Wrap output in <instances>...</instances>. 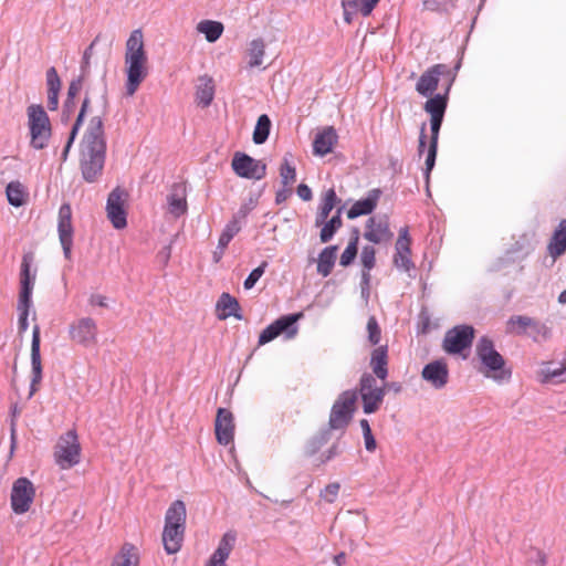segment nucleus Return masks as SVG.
<instances>
[{"instance_id":"f257e3e1","label":"nucleus","mask_w":566,"mask_h":566,"mask_svg":"<svg viewBox=\"0 0 566 566\" xmlns=\"http://www.w3.org/2000/svg\"><path fill=\"white\" fill-rule=\"evenodd\" d=\"M106 158V139L102 116L91 118L80 145V168L83 179L95 182L102 176Z\"/></svg>"},{"instance_id":"f03ea898","label":"nucleus","mask_w":566,"mask_h":566,"mask_svg":"<svg viewBox=\"0 0 566 566\" xmlns=\"http://www.w3.org/2000/svg\"><path fill=\"white\" fill-rule=\"evenodd\" d=\"M125 65L126 94L133 96L148 74L144 34L140 29L134 30L126 42Z\"/></svg>"},{"instance_id":"7ed1b4c3","label":"nucleus","mask_w":566,"mask_h":566,"mask_svg":"<svg viewBox=\"0 0 566 566\" xmlns=\"http://www.w3.org/2000/svg\"><path fill=\"white\" fill-rule=\"evenodd\" d=\"M475 353L482 365L481 371L486 377H491L495 381L509 380L511 378V370L504 369V357L495 349L494 343L490 337H480L475 345Z\"/></svg>"},{"instance_id":"20e7f679","label":"nucleus","mask_w":566,"mask_h":566,"mask_svg":"<svg viewBox=\"0 0 566 566\" xmlns=\"http://www.w3.org/2000/svg\"><path fill=\"white\" fill-rule=\"evenodd\" d=\"M33 262V254L25 253L22 258L21 271H20V293L18 301V328L19 333L27 332L29 327L28 316L31 307L32 291L35 282V272L31 274V264Z\"/></svg>"},{"instance_id":"39448f33","label":"nucleus","mask_w":566,"mask_h":566,"mask_svg":"<svg viewBox=\"0 0 566 566\" xmlns=\"http://www.w3.org/2000/svg\"><path fill=\"white\" fill-rule=\"evenodd\" d=\"M28 125L31 136V146L34 149H43L51 137L50 118L42 105L32 104L27 109Z\"/></svg>"},{"instance_id":"423d86ee","label":"nucleus","mask_w":566,"mask_h":566,"mask_svg":"<svg viewBox=\"0 0 566 566\" xmlns=\"http://www.w3.org/2000/svg\"><path fill=\"white\" fill-rule=\"evenodd\" d=\"M356 390H345L339 394L332 406L327 429L331 431L344 430L353 419L356 409Z\"/></svg>"},{"instance_id":"0eeeda50","label":"nucleus","mask_w":566,"mask_h":566,"mask_svg":"<svg viewBox=\"0 0 566 566\" xmlns=\"http://www.w3.org/2000/svg\"><path fill=\"white\" fill-rule=\"evenodd\" d=\"M460 69V63L451 70L447 64H434L426 70L419 77L416 84V91L424 97H429L438 88L440 76H446L449 80L448 86L451 87L455 80L457 72Z\"/></svg>"},{"instance_id":"6e6552de","label":"nucleus","mask_w":566,"mask_h":566,"mask_svg":"<svg viewBox=\"0 0 566 566\" xmlns=\"http://www.w3.org/2000/svg\"><path fill=\"white\" fill-rule=\"evenodd\" d=\"M55 462L61 469H70L80 462L81 446L74 430L62 434L54 450Z\"/></svg>"},{"instance_id":"1a4fd4ad","label":"nucleus","mask_w":566,"mask_h":566,"mask_svg":"<svg viewBox=\"0 0 566 566\" xmlns=\"http://www.w3.org/2000/svg\"><path fill=\"white\" fill-rule=\"evenodd\" d=\"M358 390L364 412L370 415L378 411L385 398V387L377 385L373 374L364 373L361 375Z\"/></svg>"},{"instance_id":"9d476101","label":"nucleus","mask_w":566,"mask_h":566,"mask_svg":"<svg viewBox=\"0 0 566 566\" xmlns=\"http://www.w3.org/2000/svg\"><path fill=\"white\" fill-rule=\"evenodd\" d=\"M475 329L471 325H457L449 329L443 338L442 348L448 354H460L471 347Z\"/></svg>"},{"instance_id":"9b49d317","label":"nucleus","mask_w":566,"mask_h":566,"mask_svg":"<svg viewBox=\"0 0 566 566\" xmlns=\"http://www.w3.org/2000/svg\"><path fill=\"white\" fill-rule=\"evenodd\" d=\"M302 317L303 313L300 312L277 318L261 332L259 345H265L283 333H285L287 337H293L297 333L295 323Z\"/></svg>"},{"instance_id":"f8f14e48","label":"nucleus","mask_w":566,"mask_h":566,"mask_svg":"<svg viewBox=\"0 0 566 566\" xmlns=\"http://www.w3.org/2000/svg\"><path fill=\"white\" fill-rule=\"evenodd\" d=\"M35 496L33 483L28 478H19L13 482L11 490V507L15 514H24Z\"/></svg>"},{"instance_id":"ddd939ff","label":"nucleus","mask_w":566,"mask_h":566,"mask_svg":"<svg viewBox=\"0 0 566 566\" xmlns=\"http://www.w3.org/2000/svg\"><path fill=\"white\" fill-rule=\"evenodd\" d=\"M97 324L91 317H82L69 325V337L83 347H91L97 343Z\"/></svg>"},{"instance_id":"4468645a","label":"nucleus","mask_w":566,"mask_h":566,"mask_svg":"<svg viewBox=\"0 0 566 566\" xmlns=\"http://www.w3.org/2000/svg\"><path fill=\"white\" fill-rule=\"evenodd\" d=\"M233 171L242 178L260 180L265 177L266 165L244 153H235L232 163Z\"/></svg>"},{"instance_id":"2eb2a0df","label":"nucleus","mask_w":566,"mask_h":566,"mask_svg":"<svg viewBox=\"0 0 566 566\" xmlns=\"http://www.w3.org/2000/svg\"><path fill=\"white\" fill-rule=\"evenodd\" d=\"M57 232L64 256L70 260L74 230L72 226V209L69 203H63L59 209Z\"/></svg>"},{"instance_id":"dca6fc26","label":"nucleus","mask_w":566,"mask_h":566,"mask_svg":"<svg viewBox=\"0 0 566 566\" xmlns=\"http://www.w3.org/2000/svg\"><path fill=\"white\" fill-rule=\"evenodd\" d=\"M449 91V87H447L444 94L429 96L428 101L424 103L423 109L430 114V129L432 135H439L448 106Z\"/></svg>"},{"instance_id":"f3484780","label":"nucleus","mask_w":566,"mask_h":566,"mask_svg":"<svg viewBox=\"0 0 566 566\" xmlns=\"http://www.w3.org/2000/svg\"><path fill=\"white\" fill-rule=\"evenodd\" d=\"M125 196V191L117 187L111 191L107 198V217L115 229H123L127 224L124 209Z\"/></svg>"},{"instance_id":"a211bd4d","label":"nucleus","mask_w":566,"mask_h":566,"mask_svg":"<svg viewBox=\"0 0 566 566\" xmlns=\"http://www.w3.org/2000/svg\"><path fill=\"white\" fill-rule=\"evenodd\" d=\"M41 336H40V327L35 325L32 331V340H31V368H32V377L30 384V394L29 397H32L39 389V385L42 380V363H41Z\"/></svg>"},{"instance_id":"6ab92c4d","label":"nucleus","mask_w":566,"mask_h":566,"mask_svg":"<svg viewBox=\"0 0 566 566\" xmlns=\"http://www.w3.org/2000/svg\"><path fill=\"white\" fill-rule=\"evenodd\" d=\"M394 237V233L389 229V222L387 217L375 218L371 217L366 222V230L364 238L374 244L389 242Z\"/></svg>"},{"instance_id":"aec40b11","label":"nucleus","mask_w":566,"mask_h":566,"mask_svg":"<svg viewBox=\"0 0 566 566\" xmlns=\"http://www.w3.org/2000/svg\"><path fill=\"white\" fill-rule=\"evenodd\" d=\"M410 243L411 239L409 237L408 227H403L399 230V235L396 241V253L394 256V263L396 268L401 269L406 272L415 268V264L410 259Z\"/></svg>"},{"instance_id":"412c9836","label":"nucleus","mask_w":566,"mask_h":566,"mask_svg":"<svg viewBox=\"0 0 566 566\" xmlns=\"http://www.w3.org/2000/svg\"><path fill=\"white\" fill-rule=\"evenodd\" d=\"M214 431L217 441L228 446L233 440L234 422L233 415L226 408H219L216 417Z\"/></svg>"},{"instance_id":"4be33fe9","label":"nucleus","mask_w":566,"mask_h":566,"mask_svg":"<svg viewBox=\"0 0 566 566\" xmlns=\"http://www.w3.org/2000/svg\"><path fill=\"white\" fill-rule=\"evenodd\" d=\"M507 326L509 332L516 333L518 335L524 334L527 328H531L535 334L542 335L544 338H547L551 334V331L546 325L524 315H514L510 317Z\"/></svg>"},{"instance_id":"5701e85b","label":"nucleus","mask_w":566,"mask_h":566,"mask_svg":"<svg viewBox=\"0 0 566 566\" xmlns=\"http://www.w3.org/2000/svg\"><path fill=\"white\" fill-rule=\"evenodd\" d=\"M421 376L436 389H442L449 380L448 366L443 360L431 361L423 367Z\"/></svg>"},{"instance_id":"b1692460","label":"nucleus","mask_w":566,"mask_h":566,"mask_svg":"<svg viewBox=\"0 0 566 566\" xmlns=\"http://www.w3.org/2000/svg\"><path fill=\"white\" fill-rule=\"evenodd\" d=\"M380 196V189H371L366 198L357 200L350 207V209L347 211V218L353 220L360 216L371 213L376 209Z\"/></svg>"},{"instance_id":"393cba45","label":"nucleus","mask_w":566,"mask_h":566,"mask_svg":"<svg viewBox=\"0 0 566 566\" xmlns=\"http://www.w3.org/2000/svg\"><path fill=\"white\" fill-rule=\"evenodd\" d=\"M338 136L333 126L325 127L319 132L313 142V153L317 156H325L333 150L337 143Z\"/></svg>"},{"instance_id":"a878e982","label":"nucleus","mask_w":566,"mask_h":566,"mask_svg":"<svg viewBox=\"0 0 566 566\" xmlns=\"http://www.w3.org/2000/svg\"><path fill=\"white\" fill-rule=\"evenodd\" d=\"M196 103L198 106L206 108L211 105L214 97V83L211 76L201 75L196 85Z\"/></svg>"},{"instance_id":"bb28decb","label":"nucleus","mask_w":566,"mask_h":566,"mask_svg":"<svg viewBox=\"0 0 566 566\" xmlns=\"http://www.w3.org/2000/svg\"><path fill=\"white\" fill-rule=\"evenodd\" d=\"M388 347L379 346L371 352L370 355V367L373 369L375 378H379L385 381L388 377Z\"/></svg>"},{"instance_id":"cd10ccee","label":"nucleus","mask_w":566,"mask_h":566,"mask_svg":"<svg viewBox=\"0 0 566 566\" xmlns=\"http://www.w3.org/2000/svg\"><path fill=\"white\" fill-rule=\"evenodd\" d=\"M217 311L219 319H227L230 316L235 317L237 319H242L240 304L238 300L231 296L229 293H222L217 302Z\"/></svg>"},{"instance_id":"c85d7f7f","label":"nucleus","mask_w":566,"mask_h":566,"mask_svg":"<svg viewBox=\"0 0 566 566\" xmlns=\"http://www.w3.org/2000/svg\"><path fill=\"white\" fill-rule=\"evenodd\" d=\"M185 531V528H178V526H164L163 543L167 554L172 555L180 551L184 542Z\"/></svg>"},{"instance_id":"c756f323","label":"nucleus","mask_w":566,"mask_h":566,"mask_svg":"<svg viewBox=\"0 0 566 566\" xmlns=\"http://www.w3.org/2000/svg\"><path fill=\"white\" fill-rule=\"evenodd\" d=\"M187 510L181 500L174 501L165 515V526L186 530Z\"/></svg>"},{"instance_id":"7c9ffc66","label":"nucleus","mask_w":566,"mask_h":566,"mask_svg":"<svg viewBox=\"0 0 566 566\" xmlns=\"http://www.w3.org/2000/svg\"><path fill=\"white\" fill-rule=\"evenodd\" d=\"M168 211L176 218L187 211V200L185 189L180 185H174L170 193L167 196Z\"/></svg>"},{"instance_id":"2f4dec72","label":"nucleus","mask_w":566,"mask_h":566,"mask_svg":"<svg viewBox=\"0 0 566 566\" xmlns=\"http://www.w3.org/2000/svg\"><path fill=\"white\" fill-rule=\"evenodd\" d=\"M549 255L555 260L566 251V220H563L559 223L557 230H555L548 247H547Z\"/></svg>"},{"instance_id":"473e14b6","label":"nucleus","mask_w":566,"mask_h":566,"mask_svg":"<svg viewBox=\"0 0 566 566\" xmlns=\"http://www.w3.org/2000/svg\"><path fill=\"white\" fill-rule=\"evenodd\" d=\"M337 245H329L321 251L317 260L318 274L326 277L332 273L337 256Z\"/></svg>"},{"instance_id":"72a5a7b5","label":"nucleus","mask_w":566,"mask_h":566,"mask_svg":"<svg viewBox=\"0 0 566 566\" xmlns=\"http://www.w3.org/2000/svg\"><path fill=\"white\" fill-rule=\"evenodd\" d=\"M90 105H91V98L88 95H86L82 102V105H81V108H80V113L75 119V123L71 129V133H70V137L67 139V143L63 149V153H62V160L65 161L67 159V155H69V151L74 143V139L80 130V127L82 126L83 122H84V117L86 115V113L88 112L90 109Z\"/></svg>"},{"instance_id":"f704fd0d","label":"nucleus","mask_w":566,"mask_h":566,"mask_svg":"<svg viewBox=\"0 0 566 566\" xmlns=\"http://www.w3.org/2000/svg\"><path fill=\"white\" fill-rule=\"evenodd\" d=\"M139 554L136 546L125 543L119 553L114 557L111 566H138Z\"/></svg>"},{"instance_id":"c9c22d12","label":"nucleus","mask_w":566,"mask_h":566,"mask_svg":"<svg viewBox=\"0 0 566 566\" xmlns=\"http://www.w3.org/2000/svg\"><path fill=\"white\" fill-rule=\"evenodd\" d=\"M197 31L205 34L210 43L216 42L223 32V24L219 21L202 20L197 24Z\"/></svg>"},{"instance_id":"e433bc0d","label":"nucleus","mask_w":566,"mask_h":566,"mask_svg":"<svg viewBox=\"0 0 566 566\" xmlns=\"http://www.w3.org/2000/svg\"><path fill=\"white\" fill-rule=\"evenodd\" d=\"M331 440V430L325 428L318 431L315 436L307 440L304 447V453L306 457H313L316 454L322 447H324Z\"/></svg>"},{"instance_id":"4c0bfd02","label":"nucleus","mask_w":566,"mask_h":566,"mask_svg":"<svg viewBox=\"0 0 566 566\" xmlns=\"http://www.w3.org/2000/svg\"><path fill=\"white\" fill-rule=\"evenodd\" d=\"M337 201L336 192L333 188L328 189L323 197L322 205L319 207V211L315 219V224L318 227L323 224L328 218L331 211L335 207Z\"/></svg>"},{"instance_id":"58836bf2","label":"nucleus","mask_w":566,"mask_h":566,"mask_svg":"<svg viewBox=\"0 0 566 566\" xmlns=\"http://www.w3.org/2000/svg\"><path fill=\"white\" fill-rule=\"evenodd\" d=\"M342 209L339 208L335 216L331 218L329 221H325L324 226L319 233L321 242L326 243L332 240L334 234L337 232L338 229L343 226V220L340 218Z\"/></svg>"},{"instance_id":"ea45409f","label":"nucleus","mask_w":566,"mask_h":566,"mask_svg":"<svg viewBox=\"0 0 566 566\" xmlns=\"http://www.w3.org/2000/svg\"><path fill=\"white\" fill-rule=\"evenodd\" d=\"M248 53L250 56L249 66H260L263 62V56L265 54V43L263 39L259 38L252 40L249 44Z\"/></svg>"},{"instance_id":"a19ab883","label":"nucleus","mask_w":566,"mask_h":566,"mask_svg":"<svg viewBox=\"0 0 566 566\" xmlns=\"http://www.w3.org/2000/svg\"><path fill=\"white\" fill-rule=\"evenodd\" d=\"M240 230L241 223L237 218H232V220L226 224L218 242V250H221V253H223L230 241L240 232Z\"/></svg>"},{"instance_id":"79ce46f5","label":"nucleus","mask_w":566,"mask_h":566,"mask_svg":"<svg viewBox=\"0 0 566 566\" xmlns=\"http://www.w3.org/2000/svg\"><path fill=\"white\" fill-rule=\"evenodd\" d=\"M8 201L13 207H21L25 202V191L19 181H11L6 189Z\"/></svg>"},{"instance_id":"37998d69","label":"nucleus","mask_w":566,"mask_h":566,"mask_svg":"<svg viewBox=\"0 0 566 566\" xmlns=\"http://www.w3.org/2000/svg\"><path fill=\"white\" fill-rule=\"evenodd\" d=\"M271 129V119L266 114L259 116L253 132V142L261 145L266 142Z\"/></svg>"},{"instance_id":"c03bdc74","label":"nucleus","mask_w":566,"mask_h":566,"mask_svg":"<svg viewBox=\"0 0 566 566\" xmlns=\"http://www.w3.org/2000/svg\"><path fill=\"white\" fill-rule=\"evenodd\" d=\"M237 539V534L233 531H229L223 534L219 542L217 549L213 552L214 555L219 556L220 559L227 560L231 551L233 549Z\"/></svg>"},{"instance_id":"a18cd8bd","label":"nucleus","mask_w":566,"mask_h":566,"mask_svg":"<svg viewBox=\"0 0 566 566\" xmlns=\"http://www.w3.org/2000/svg\"><path fill=\"white\" fill-rule=\"evenodd\" d=\"M280 177H281V182L284 187H287V186L294 184L296 180L295 167L292 166L286 158H284L283 163L281 164Z\"/></svg>"},{"instance_id":"49530a36","label":"nucleus","mask_w":566,"mask_h":566,"mask_svg":"<svg viewBox=\"0 0 566 566\" xmlns=\"http://www.w3.org/2000/svg\"><path fill=\"white\" fill-rule=\"evenodd\" d=\"M438 139H439V135L431 134L430 145H429L427 159H426V170H424L427 179H429L430 171L433 169L434 164H436V157H437V150H438Z\"/></svg>"},{"instance_id":"de8ad7c7","label":"nucleus","mask_w":566,"mask_h":566,"mask_svg":"<svg viewBox=\"0 0 566 566\" xmlns=\"http://www.w3.org/2000/svg\"><path fill=\"white\" fill-rule=\"evenodd\" d=\"M368 340L371 345H377L381 338V331L375 316H370L367 322Z\"/></svg>"},{"instance_id":"09e8293b","label":"nucleus","mask_w":566,"mask_h":566,"mask_svg":"<svg viewBox=\"0 0 566 566\" xmlns=\"http://www.w3.org/2000/svg\"><path fill=\"white\" fill-rule=\"evenodd\" d=\"M266 266L268 262L263 261L258 268L251 271L243 283L245 290H251L256 284L260 277L264 274Z\"/></svg>"},{"instance_id":"8fccbe9b","label":"nucleus","mask_w":566,"mask_h":566,"mask_svg":"<svg viewBox=\"0 0 566 566\" xmlns=\"http://www.w3.org/2000/svg\"><path fill=\"white\" fill-rule=\"evenodd\" d=\"M376 250L373 245H365L360 253V261L363 268L366 270H371L376 263Z\"/></svg>"},{"instance_id":"3c124183","label":"nucleus","mask_w":566,"mask_h":566,"mask_svg":"<svg viewBox=\"0 0 566 566\" xmlns=\"http://www.w3.org/2000/svg\"><path fill=\"white\" fill-rule=\"evenodd\" d=\"M357 252H358V247L356 245L355 240L353 242H348V245L346 247V249L344 250V252L340 255L339 264L345 268L350 265L354 262V260L357 255Z\"/></svg>"},{"instance_id":"603ef678","label":"nucleus","mask_w":566,"mask_h":566,"mask_svg":"<svg viewBox=\"0 0 566 566\" xmlns=\"http://www.w3.org/2000/svg\"><path fill=\"white\" fill-rule=\"evenodd\" d=\"M87 77V74H84L81 72V74L73 78L69 85V88H67V95H66V98L67 99H74L75 101V97L76 95L80 93V91L82 90L83 87V84H84V81L86 80Z\"/></svg>"},{"instance_id":"864d4df0","label":"nucleus","mask_w":566,"mask_h":566,"mask_svg":"<svg viewBox=\"0 0 566 566\" xmlns=\"http://www.w3.org/2000/svg\"><path fill=\"white\" fill-rule=\"evenodd\" d=\"M99 40V35H97L92 43L85 49L83 53V59L81 62V72L84 74H90V64H91V57L93 56L94 48Z\"/></svg>"},{"instance_id":"5fc2aeb1","label":"nucleus","mask_w":566,"mask_h":566,"mask_svg":"<svg viewBox=\"0 0 566 566\" xmlns=\"http://www.w3.org/2000/svg\"><path fill=\"white\" fill-rule=\"evenodd\" d=\"M46 85L48 92H60L61 90V80L54 66L46 71Z\"/></svg>"},{"instance_id":"6e6d98bb","label":"nucleus","mask_w":566,"mask_h":566,"mask_svg":"<svg viewBox=\"0 0 566 566\" xmlns=\"http://www.w3.org/2000/svg\"><path fill=\"white\" fill-rule=\"evenodd\" d=\"M339 489L340 484L338 482L329 483L321 492V497L327 503H334L338 495Z\"/></svg>"},{"instance_id":"4d7b16f0","label":"nucleus","mask_w":566,"mask_h":566,"mask_svg":"<svg viewBox=\"0 0 566 566\" xmlns=\"http://www.w3.org/2000/svg\"><path fill=\"white\" fill-rule=\"evenodd\" d=\"M546 377L557 379L558 381L566 380V365L562 364L559 367H547Z\"/></svg>"},{"instance_id":"13d9d810","label":"nucleus","mask_w":566,"mask_h":566,"mask_svg":"<svg viewBox=\"0 0 566 566\" xmlns=\"http://www.w3.org/2000/svg\"><path fill=\"white\" fill-rule=\"evenodd\" d=\"M75 108H76L75 101L65 98V101L63 103V107H62V114H61L62 123L66 124L70 120L72 114L75 112Z\"/></svg>"},{"instance_id":"bf43d9fd","label":"nucleus","mask_w":566,"mask_h":566,"mask_svg":"<svg viewBox=\"0 0 566 566\" xmlns=\"http://www.w3.org/2000/svg\"><path fill=\"white\" fill-rule=\"evenodd\" d=\"M342 448L339 446V442H335L331 446V448L324 452L321 457V463H326L334 459L335 457L339 455L342 453Z\"/></svg>"},{"instance_id":"052dcab7","label":"nucleus","mask_w":566,"mask_h":566,"mask_svg":"<svg viewBox=\"0 0 566 566\" xmlns=\"http://www.w3.org/2000/svg\"><path fill=\"white\" fill-rule=\"evenodd\" d=\"M342 7H343V10H344V20L348 24H350L353 22V18L357 13H360L361 15H364L363 7H360V8L355 7V6H353V8H348L347 6H342Z\"/></svg>"},{"instance_id":"680f3d73","label":"nucleus","mask_w":566,"mask_h":566,"mask_svg":"<svg viewBox=\"0 0 566 566\" xmlns=\"http://www.w3.org/2000/svg\"><path fill=\"white\" fill-rule=\"evenodd\" d=\"M296 192L297 196L304 201H310L313 197L311 188L305 184L298 185Z\"/></svg>"},{"instance_id":"e2e57ef3","label":"nucleus","mask_w":566,"mask_h":566,"mask_svg":"<svg viewBox=\"0 0 566 566\" xmlns=\"http://www.w3.org/2000/svg\"><path fill=\"white\" fill-rule=\"evenodd\" d=\"M365 448L369 452H374L376 450V440L371 431H368L364 434Z\"/></svg>"},{"instance_id":"0e129e2a","label":"nucleus","mask_w":566,"mask_h":566,"mask_svg":"<svg viewBox=\"0 0 566 566\" xmlns=\"http://www.w3.org/2000/svg\"><path fill=\"white\" fill-rule=\"evenodd\" d=\"M171 255V244L165 245L157 254V259L166 265Z\"/></svg>"},{"instance_id":"69168bd1","label":"nucleus","mask_w":566,"mask_h":566,"mask_svg":"<svg viewBox=\"0 0 566 566\" xmlns=\"http://www.w3.org/2000/svg\"><path fill=\"white\" fill-rule=\"evenodd\" d=\"M59 93L60 92H48V108L55 111L59 106Z\"/></svg>"},{"instance_id":"338daca9","label":"nucleus","mask_w":566,"mask_h":566,"mask_svg":"<svg viewBox=\"0 0 566 566\" xmlns=\"http://www.w3.org/2000/svg\"><path fill=\"white\" fill-rule=\"evenodd\" d=\"M292 195V190L287 187H284L283 189L279 190L275 195V202L277 205L283 203L286 201V199Z\"/></svg>"},{"instance_id":"774afa93","label":"nucleus","mask_w":566,"mask_h":566,"mask_svg":"<svg viewBox=\"0 0 566 566\" xmlns=\"http://www.w3.org/2000/svg\"><path fill=\"white\" fill-rule=\"evenodd\" d=\"M91 305H97L101 307H107L106 297L99 294H92L90 297Z\"/></svg>"}]
</instances>
